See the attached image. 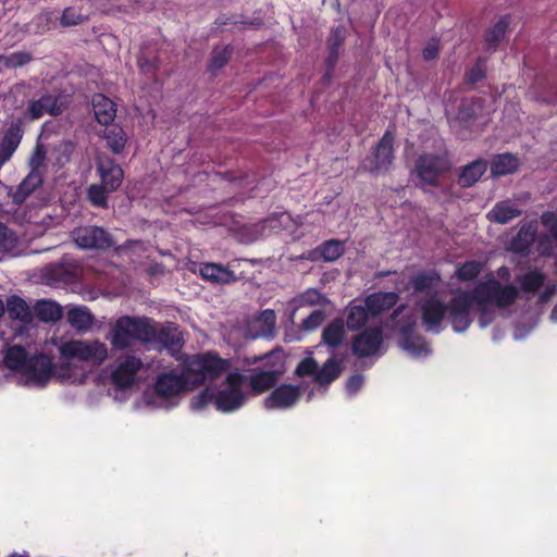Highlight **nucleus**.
<instances>
[{"label": "nucleus", "mask_w": 557, "mask_h": 557, "mask_svg": "<svg viewBox=\"0 0 557 557\" xmlns=\"http://www.w3.org/2000/svg\"><path fill=\"white\" fill-rule=\"evenodd\" d=\"M519 295L513 285H502L497 280L481 282L472 292H460L447 306V319L456 332L466 331L471 323V310L476 305L480 311V325L490 324L494 319V308L511 306Z\"/></svg>", "instance_id": "1"}, {"label": "nucleus", "mask_w": 557, "mask_h": 557, "mask_svg": "<svg viewBox=\"0 0 557 557\" xmlns=\"http://www.w3.org/2000/svg\"><path fill=\"white\" fill-rule=\"evenodd\" d=\"M230 368V361L214 352L193 355L185 360L181 374L170 372L159 375L154 388L160 396L173 397L185 389H193L207 381H213L226 373Z\"/></svg>", "instance_id": "2"}, {"label": "nucleus", "mask_w": 557, "mask_h": 557, "mask_svg": "<svg viewBox=\"0 0 557 557\" xmlns=\"http://www.w3.org/2000/svg\"><path fill=\"white\" fill-rule=\"evenodd\" d=\"M60 362L52 363V376L61 380L82 381L88 370L102 364L108 358L104 343L94 339H71L62 343L59 348Z\"/></svg>", "instance_id": "3"}, {"label": "nucleus", "mask_w": 557, "mask_h": 557, "mask_svg": "<svg viewBox=\"0 0 557 557\" xmlns=\"http://www.w3.org/2000/svg\"><path fill=\"white\" fill-rule=\"evenodd\" d=\"M245 382V375L239 372H230L219 389L211 387L205 388L193 398L190 406L195 410H200L208 404H214L220 411H235L245 403V394L242 391V386Z\"/></svg>", "instance_id": "4"}, {"label": "nucleus", "mask_w": 557, "mask_h": 557, "mask_svg": "<svg viewBox=\"0 0 557 557\" xmlns=\"http://www.w3.org/2000/svg\"><path fill=\"white\" fill-rule=\"evenodd\" d=\"M4 363L9 369L21 372L27 384L44 386L52 376V360L48 356L28 357L25 348L18 345L8 348Z\"/></svg>", "instance_id": "5"}, {"label": "nucleus", "mask_w": 557, "mask_h": 557, "mask_svg": "<svg viewBox=\"0 0 557 557\" xmlns=\"http://www.w3.org/2000/svg\"><path fill=\"white\" fill-rule=\"evenodd\" d=\"M151 335L150 319L123 315L111 325L106 338L113 349L124 350L131 347L133 341L147 344Z\"/></svg>", "instance_id": "6"}, {"label": "nucleus", "mask_w": 557, "mask_h": 557, "mask_svg": "<svg viewBox=\"0 0 557 557\" xmlns=\"http://www.w3.org/2000/svg\"><path fill=\"white\" fill-rule=\"evenodd\" d=\"M450 169L451 162L447 154L424 152L416 159L411 176L418 180L416 185L423 189L425 187H438L441 177L448 173Z\"/></svg>", "instance_id": "7"}, {"label": "nucleus", "mask_w": 557, "mask_h": 557, "mask_svg": "<svg viewBox=\"0 0 557 557\" xmlns=\"http://www.w3.org/2000/svg\"><path fill=\"white\" fill-rule=\"evenodd\" d=\"M73 242L82 249L107 250L114 245L112 235L101 226L83 225L71 232Z\"/></svg>", "instance_id": "8"}, {"label": "nucleus", "mask_w": 557, "mask_h": 557, "mask_svg": "<svg viewBox=\"0 0 557 557\" xmlns=\"http://www.w3.org/2000/svg\"><path fill=\"white\" fill-rule=\"evenodd\" d=\"M394 159V136L387 131L366 159L363 166L372 174H385L391 169Z\"/></svg>", "instance_id": "9"}, {"label": "nucleus", "mask_w": 557, "mask_h": 557, "mask_svg": "<svg viewBox=\"0 0 557 557\" xmlns=\"http://www.w3.org/2000/svg\"><path fill=\"white\" fill-rule=\"evenodd\" d=\"M144 368L140 358L134 355L121 356L111 373L112 383L119 388L131 387L137 380V373Z\"/></svg>", "instance_id": "10"}, {"label": "nucleus", "mask_w": 557, "mask_h": 557, "mask_svg": "<svg viewBox=\"0 0 557 557\" xmlns=\"http://www.w3.org/2000/svg\"><path fill=\"white\" fill-rule=\"evenodd\" d=\"M483 107L484 99L482 98H463L455 113L450 112L449 109H446V113L450 123H454L458 127L469 129L480 116Z\"/></svg>", "instance_id": "11"}, {"label": "nucleus", "mask_w": 557, "mask_h": 557, "mask_svg": "<svg viewBox=\"0 0 557 557\" xmlns=\"http://www.w3.org/2000/svg\"><path fill=\"white\" fill-rule=\"evenodd\" d=\"M150 327L152 335L150 339H147V343L160 344L172 355L182 349L184 339L174 323L159 324L150 320Z\"/></svg>", "instance_id": "12"}, {"label": "nucleus", "mask_w": 557, "mask_h": 557, "mask_svg": "<svg viewBox=\"0 0 557 557\" xmlns=\"http://www.w3.org/2000/svg\"><path fill=\"white\" fill-rule=\"evenodd\" d=\"M383 344V333L380 327H370L352 338L351 351L359 358L375 355Z\"/></svg>", "instance_id": "13"}, {"label": "nucleus", "mask_w": 557, "mask_h": 557, "mask_svg": "<svg viewBox=\"0 0 557 557\" xmlns=\"http://www.w3.org/2000/svg\"><path fill=\"white\" fill-rule=\"evenodd\" d=\"M24 136V122L21 117L13 119L3 132L0 141V168L7 163L20 146Z\"/></svg>", "instance_id": "14"}, {"label": "nucleus", "mask_w": 557, "mask_h": 557, "mask_svg": "<svg viewBox=\"0 0 557 557\" xmlns=\"http://www.w3.org/2000/svg\"><path fill=\"white\" fill-rule=\"evenodd\" d=\"M59 100V96L45 92L38 99L28 101L25 115L32 121L39 120L45 114L58 116L63 112V107Z\"/></svg>", "instance_id": "15"}, {"label": "nucleus", "mask_w": 557, "mask_h": 557, "mask_svg": "<svg viewBox=\"0 0 557 557\" xmlns=\"http://www.w3.org/2000/svg\"><path fill=\"white\" fill-rule=\"evenodd\" d=\"M301 395L300 386L282 384L264 399V407L267 409H287L293 407Z\"/></svg>", "instance_id": "16"}, {"label": "nucleus", "mask_w": 557, "mask_h": 557, "mask_svg": "<svg viewBox=\"0 0 557 557\" xmlns=\"http://www.w3.org/2000/svg\"><path fill=\"white\" fill-rule=\"evenodd\" d=\"M422 323L426 331L438 333L441 323L447 314V306L436 297H430L420 302Z\"/></svg>", "instance_id": "17"}, {"label": "nucleus", "mask_w": 557, "mask_h": 557, "mask_svg": "<svg viewBox=\"0 0 557 557\" xmlns=\"http://www.w3.org/2000/svg\"><path fill=\"white\" fill-rule=\"evenodd\" d=\"M97 170L101 177V184L107 191L116 190L123 181V170L112 159L106 156L97 158Z\"/></svg>", "instance_id": "18"}, {"label": "nucleus", "mask_w": 557, "mask_h": 557, "mask_svg": "<svg viewBox=\"0 0 557 557\" xmlns=\"http://www.w3.org/2000/svg\"><path fill=\"white\" fill-rule=\"evenodd\" d=\"M521 207L520 198L500 200L488 211L486 218L497 224H507L522 214Z\"/></svg>", "instance_id": "19"}, {"label": "nucleus", "mask_w": 557, "mask_h": 557, "mask_svg": "<svg viewBox=\"0 0 557 557\" xmlns=\"http://www.w3.org/2000/svg\"><path fill=\"white\" fill-rule=\"evenodd\" d=\"M81 272V267L75 260H65L51 264L46 269V277L50 284L72 283Z\"/></svg>", "instance_id": "20"}, {"label": "nucleus", "mask_w": 557, "mask_h": 557, "mask_svg": "<svg viewBox=\"0 0 557 557\" xmlns=\"http://www.w3.org/2000/svg\"><path fill=\"white\" fill-rule=\"evenodd\" d=\"M94 113L98 123L110 125L116 116L115 103L102 94H96L91 100Z\"/></svg>", "instance_id": "21"}, {"label": "nucleus", "mask_w": 557, "mask_h": 557, "mask_svg": "<svg viewBox=\"0 0 557 557\" xmlns=\"http://www.w3.org/2000/svg\"><path fill=\"white\" fill-rule=\"evenodd\" d=\"M44 182V175L29 171L27 176L20 183L16 190L12 194L14 205H22Z\"/></svg>", "instance_id": "22"}, {"label": "nucleus", "mask_w": 557, "mask_h": 557, "mask_svg": "<svg viewBox=\"0 0 557 557\" xmlns=\"http://www.w3.org/2000/svg\"><path fill=\"white\" fill-rule=\"evenodd\" d=\"M343 372L342 361L336 358L327 359L322 367L318 366V371L313 382L320 386H327L335 381Z\"/></svg>", "instance_id": "23"}, {"label": "nucleus", "mask_w": 557, "mask_h": 557, "mask_svg": "<svg viewBox=\"0 0 557 557\" xmlns=\"http://www.w3.org/2000/svg\"><path fill=\"white\" fill-rule=\"evenodd\" d=\"M284 372L285 369L281 368L259 371L250 377L251 388L257 393L268 391L276 384Z\"/></svg>", "instance_id": "24"}, {"label": "nucleus", "mask_w": 557, "mask_h": 557, "mask_svg": "<svg viewBox=\"0 0 557 557\" xmlns=\"http://www.w3.org/2000/svg\"><path fill=\"white\" fill-rule=\"evenodd\" d=\"M372 317L391 309L398 301V295L394 292L374 293L364 299Z\"/></svg>", "instance_id": "25"}, {"label": "nucleus", "mask_w": 557, "mask_h": 557, "mask_svg": "<svg viewBox=\"0 0 557 557\" xmlns=\"http://www.w3.org/2000/svg\"><path fill=\"white\" fill-rule=\"evenodd\" d=\"M487 163L484 160H475L468 165L461 168L460 175L458 177V185L462 188H469L473 186L481 176L486 172Z\"/></svg>", "instance_id": "26"}, {"label": "nucleus", "mask_w": 557, "mask_h": 557, "mask_svg": "<svg viewBox=\"0 0 557 557\" xmlns=\"http://www.w3.org/2000/svg\"><path fill=\"white\" fill-rule=\"evenodd\" d=\"M537 226L534 222L521 225L518 234L512 238L510 247L516 252H525L535 240Z\"/></svg>", "instance_id": "27"}, {"label": "nucleus", "mask_w": 557, "mask_h": 557, "mask_svg": "<svg viewBox=\"0 0 557 557\" xmlns=\"http://www.w3.org/2000/svg\"><path fill=\"white\" fill-rule=\"evenodd\" d=\"M370 317L372 315L366 301L357 302L355 300L347 309V327L349 330H359L366 325Z\"/></svg>", "instance_id": "28"}, {"label": "nucleus", "mask_w": 557, "mask_h": 557, "mask_svg": "<svg viewBox=\"0 0 557 557\" xmlns=\"http://www.w3.org/2000/svg\"><path fill=\"white\" fill-rule=\"evenodd\" d=\"M5 309L8 314L13 320H18L23 324L33 321V311L24 299L18 296H11L7 300Z\"/></svg>", "instance_id": "29"}, {"label": "nucleus", "mask_w": 557, "mask_h": 557, "mask_svg": "<svg viewBox=\"0 0 557 557\" xmlns=\"http://www.w3.org/2000/svg\"><path fill=\"white\" fill-rule=\"evenodd\" d=\"M34 313L42 322H57L62 318L63 309L55 301L42 299L34 306Z\"/></svg>", "instance_id": "30"}, {"label": "nucleus", "mask_w": 557, "mask_h": 557, "mask_svg": "<svg viewBox=\"0 0 557 557\" xmlns=\"http://www.w3.org/2000/svg\"><path fill=\"white\" fill-rule=\"evenodd\" d=\"M345 336V323L343 319H335L326 325L322 333V342L331 348L338 347Z\"/></svg>", "instance_id": "31"}, {"label": "nucleus", "mask_w": 557, "mask_h": 557, "mask_svg": "<svg viewBox=\"0 0 557 557\" xmlns=\"http://www.w3.org/2000/svg\"><path fill=\"white\" fill-rule=\"evenodd\" d=\"M103 139L107 147L115 154L123 151L127 138L124 129L119 125H110L103 132Z\"/></svg>", "instance_id": "32"}, {"label": "nucleus", "mask_w": 557, "mask_h": 557, "mask_svg": "<svg viewBox=\"0 0 557 557\" xmlns=\"http://www.w3.org/2000/svg\"><path fill=\"white\" fill-rule=\"evenodd\" d=\"M95 318L86 307H75L67 311V322L78 331H88Z\"/></svg>", "instance_id": "33"}, {"label": "nucleus", "mask_w": 557, "mask_h": 557, "mask_svg": "<svg viewBox=\"0 0 557 557\" xmlns=\"http://www.w3.org/2000/svg\"><path fill=\"white\" fill-rule=\"evenodd\" d=\"M201 276L213 283H228L235 278L233 271L215 263H206L200 268Z\"/></svg>", "instance_id": "34"}, {"label": "nucleus", "mask_w": 557, "mask_h": 557, "mask_svg": "<svg viewBox=\"0 0 557 557\" xmlns=\"http://www.w3.org/2000/svg\"><path fill=\"white\" fill-rule=\"evenodd\" d=\"M440 283V275L434 271L420 272L411 278V284L417 293H431Z\"/></svg>", "instance_id": "35"}, {"label": "nucleus", "mask_w": 557, "mask_h": 557, "mask_svg": "<svg viewBox=\"0 0 557 557\" xmlns=\"http://www.w3.org/2000/svg\"><path fill=\"white\" fill-rule=\"evenodd\" d=\"M519 166V160L511 153L497 156L492 162L491 171L494 176H503L515 172Z\"/></svg>", "instance_id": "36"}, {"label": "nucleus", "mask_w": 557, "mask_h": 557, "mask_svg": "<svg viewBox=\"0 0 557 557\" xmlns=\"http://www.w3.org/2000/svg\"><path fill=\"white\" fill-rule=\"evenodd\" d=\"M33 54L28 51H15L10 54H0V72L15 70L33 61Z\"/></svg>", "instance_id": "37"}, {"label": "nucleus", "mask_w": 557, "mask_h": 557, "mask_svg": "<svg viewBox=\"0 0 557 557\" xmlns=\"http://www.w3.org/2000/svg\"><path fill=\"white\" fill-rule=\"evenodd\" d=\"M262 360L267 361L265 366L269 367V369H285L283 350L281 348H275L261 356H247L245 358V362L247 364H256L257 362Z\"/></svg>", "instance_id": "38"}, {"label": "nucleus", "mask_w": 557, "mask_h": 557, "mask_svg": "<svg viewBox=\"0 0 557 557\" xmlns=\"http://www.w3.org/2000/svg\"><path fill=\"white\" fill-rule=\"evenodd\" d=\"M409 327L403 329L401 332L405 335L404 341L400 346L403 349L410 352L412 356H426L430 354V349L421 337L409 336L408 333Z\"/></svg>", "instance_id": "39"}, {"label": "nucleus", "mask_w": 557, "mask_h": 557, "mask_svg": "<svg viewBox=\"0 0 557 557\" xmlns=\"http://www.w3.org/2000/svg\"><path fill=\"white\" fill-rule=\"evenodd\" d=\"M509 21L508 16H503L498 20V22L486 33L485 42L487 49L495 50L504 38L505 33L507 30Z\"/></svg>", "instance_id": "40"}, {"label": "nucleus", "mask_w": 557, "mask_h": 557, "mask_svg": "<svg viewBox=\"0 0 557 557\" xmlns=\"http://www.w3.org/2000/svg\"><path fill=\"white\" fill-rule=\"evenodd\" d=\"M47 149L45 145L37 143L29 159L28 168L29 171L40 173L45 175L47 171Z\"/></svg>", "instance_id": "41"}, {"label": "nucleus", "mask_w": 557, "mask_h": 557, "mask_svg": "<svg viewBox=\"0 0 557 557\" xmlns=\"http://www.w3.org/2000/svg\"><path fill=\"white\" fill-rule=\"evenodd\" d=\"M523 292L534 293L539 290L544 284V275L539 271H530L517 280Z\"/></svg>", "instance_id": "42"}, {"label": "nucleus", "mask_w": 557, "mask_h": 557, "mask_svg": "<svg viewBox=\"0 0 557 557\" xmlns=\"http://www.w3.org/2000/svg\"><path fill=\"white\" fill-rule=\"evenodd\" d=\"M344 41L343 32L341 28H336L332 32L329 37V57L326 59V63L329 67H333L338 59V48L342 46Z\"/></svg>", "instance_id": "43"}, {"label": "nucleus", "mask_w": 557, "mask_h": 557, "mask_svg": "<svg viewBox=\"0 0 557 557\" xmlns=\"http://www.w3.org/2000/svg\"><path fill=\"white\" fill-rule=\"evenodd\" d=\"M319 251L324 261L331 262L337 260L344 252L343 244L339 240H326L319 247Z\"/></svg>", "instance_id": "44"}, {"label": "nucleus", "mask_w": 557, "mask_h": 557, "mask_svg": "<svg viewBox=\"0 0 557 557\" xmlns=\"http://www.w3.org/2000/svg\"><path fill=\"white\" fill-rule=\"evenodd\" d=\"M233 49L231 46L215 47L210 59V70L216 71L225 66L231 59Z\"/></svg>", "instance_id": "45"}, {"label": "nucleus", "mask_w": 557, "mask_h": 557, "mask_svg": "<svg viewBox=\"0 0 557 557\" xmlns=\"http://www.w3.org/2000/svg\"><path fill=\"white\" fill-rule=\"evenodd\" d=\"M107 190L102 184H92L87 190L88 200L96 207L106 208L108 206Z\"/></svg>", "instance_id": "46"}, {"label": "nucleus", "mask_w": 557, "mask_h": 557, "mask_svg": "<svg viewBox=\"0 0 557 557\" xmlns=\"http://www.w3.org/2000/svg\"><path fill=\"white\" fill-rule=\"evenodd\" d=\"M275 321L276 317L273 310L268 309L262 311L258 319V322L262 324L259 334L264 337L273 336L275 331Z\"/></svg>", "instance_id": "47"}, {"label": "nucleus", "mask_w": 557, "mask_h": 557, "mask_svg": "<svg viewBox=\"0 0 557 557\" xmlns=\"http://www.w3.org/2000/svg\"><path fill=\"white\" fill-rule=\"evenodd\" d=\"M481 272V263L478 261H467L456 270V275L460 281L467 282L475 278Z\"/></svg>", "instance_id": "48"}, {"label": "nucleus", "mask_w": 557, "mask_h": 557, "mask_svg": "<svg viewBox=\"0 0 557 557\" xmlns=\"http://www.w3.org/2000/svg\"><path fill=\"white\" fill-rule=\"evenodd\" d=\"M86 20L87 17L82 14L81 10L66 8L62 13L60 23L64 27H71L83 24Z\"/></svg>", "instance_id": "49"}, {"label": "nucleus", "mask_w": 557, "mask_h": 557, "mask_svg": "<svg viewBox=\"0 0 557 557\" xmlns=\"http://www.w3.org/2000/svg\"><path fill=\"white\" fill-rule=\"evenodd\" d=\"M318 362L312 357L304 358L296 367L295 374L299 377L312 375L315 376Z\"/></svg>", "instance_id": "50"}, {"label": "nucleus", "mask_w": 557, "mask_h": 557, "mask_svg": "<svg viewBox=\"0 0 557 557\" xmlns=\"http://www.w3.org/2000/svg\"><path fill=\"white\" fill-rule=\"evenodd\" d=\"M324 320V312L322 310H314L308 315L301 324V327L306 331H312L317 329Z\"/></svg>", "instance_id": "51"}, {"label": "nucleus", "mask_w": 557, "mask_h": 557, "mask_svg": "<svg viewBox=\"0 0 557 557\" xmlns=\"http://www.w3.org/2000/svg\"><path fill=\"white\" fill-rule=\"evenodd\" d=\"M485 77V67L481 59L467 73V79L470 84H475Z\"/></svg>", "instance_id": "52"}, {"label": "nucleus", "mask_w": 557, "mask_h": 557, "mask_svg": "<svg viewBox=\"0 0 557 557\" xmlns=\"http://www.w3.org/2000/svg\"><path fill=\"white\" fill-rule=\"evenodd\" d=\"M137 64L144 73H153L159 66L158 59L149 60L144 54H140Z\"/></svg>", "instance_id": "53"}, {"label": "nucleus", "mask_w": 557, "mask_h": 557, "mask_svg": "<svg viewBox=\"0 0 557 557\" xmlns=\"http://www.w3.org/2000/svg\"><path fill=\"white\" fill-rule=\"evenodd\" d=\"M364 377L361 374L352 375L346 382V388L350 394L357 393L363 385Z\"/></svg>", "instance_id": "54"}, {"label": "nucleus", "mask_w": 557, "mask_h": 557, "mask_svg": "<svg viewBox=\"0 0 557 557\" xmlns=\"http://www.w3.org/2000/svg\"><path fill=\"white\" fill-rule=\"evenodd\" d=\"M269 222H272L271 219L260 223V224H255L252 225L250 228L247 230L248 234H249V240L250 242H253V240H257L258 238H260L263 234V231L265 228V224L269 223Z\"/></svg>", "instance_id": "55"}, {"label": "nucleus", "mask_w": 557, "mask_h": 557, "mask_svg": "<svg viewBox=\"0 0 557 557\" xmlns=\"http://www.w3.org/2000/svg\"><path fill=\"white\" fill-rule=\"evenodd\" d=\"M438 55V46L435 41L429 42L422 51V57L425 61H432Z\"/></svg>", "instance_id": "56"}, {"label": "nucleus", "mask_w": 557, "mask_h": 557, "mask_svg": "<svg viewBox=\"0 0 557 557\" xmlns=\"http://www.w3.org/2000/svg\"><path fill=\"white\" fill-rule=\"evenodd\" d=\"M321 295L315 289H308L300 296L301 302H306L309 305H314L319 301Z\"/></svg>", "instance_id": "57"}, {"label": "nucleus", "mask_w": 557, "mask_h": 557, "mask_svg": "<svg viewBox=\"0 0 557 557\" xmlns=\"http://www.w3.org/2000/svg\"><path fill=\"white\" fill-rule=\"evenodd\" d=\"M54 149L61 151L64 154L65 161H69L70 154L73 151V145L71 141L63 140Z\"/></svg>", "instance_id": "58"}, {"label": "nucleus", "mask_w": 557, "mask_h": 557, "mask_svg": "<svg viewBox=\"0 0 557 557\" xmlns=\"http://www.w3.org/2000/svg\"><path fill=\"white\" fill-rule=\"evenodd\" d=\"M52 17H53V13H52L51 11H48V10H47V11L41 12V13L36 17V20H37L38 22H47V23H49V22L52 20Z\"/></svg>", "instance_id": "59"}, {"label": "nucleus", "mask_w": 557, "mask_h": 557, "mask_svg": "<svg viewBox=\"0 0 557 557\" xmlns=\"http://www.w3.org/2000/svg\"><path fill=\"white\" fill-rule=\"evenodd\" d=\"M9 239H11V233L9 228L0 224V242H7Z\"/></svg>", "instance_id": "60"}, {"label": "nucleus", "mask_w": 557, "mask_h": 557, "mask_svg": "<svg viewBox=\"0 0 557 557\" xmlns=\"http://www.w3.org/2000/svg\"><path fill=\"white\" fill-rule=\"evenodd\" d=\"M497 274L502 280H509L510 277V271L507 267H500L497 270Z\"/></svg>", "instance_id": "61"}, {"label": "nucleus", "mask_w": 557, "mask_h": 557, "mask_svg": "<svg viewBox=\"0 0 557 557\" xmlns=\"http://www.w3.org/2000/svg\"><path fill=\"white\" fill-rule=\"evenodd\" d=\"M552 236L557 240V221L550 228Z\"/></svg>", "instance_id": "62"}, {"label": "nucleus", "mask_w": 557, "mask_h": 557, "mask_svg": "<svg viewBox=\"0 0 557 557\" xmlns=\"http://www.w3.org/2000/svg\"><path fill=\"white\" fill-rule=\"evenodd\" d=\"M550 319H552L553 321H557V304L555 305V307H554V308H553V310H552Z\"/></svg>", "instance_id": "63"}, {"label": "nucleus", "mask_w": 557, "mask_h": 557, "mask_svg": "<svg viewBox=\"0 0 557 557\" xmlns=\"http://www.w3.org/2000/svg\"><path fill=\"white\" fill-rule=\"evenodd\" d=\"M4 312H5V306H4L3 301L0 299V317L3 315Z\"/></svg>", "instance_id": "64"}]
</instances>
